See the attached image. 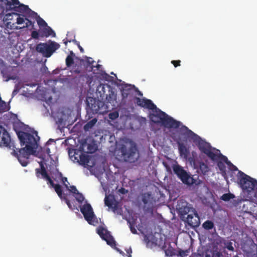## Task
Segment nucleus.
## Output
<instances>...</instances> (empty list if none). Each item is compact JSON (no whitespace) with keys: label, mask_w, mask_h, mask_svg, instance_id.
<instances>
[{"label":"nucleus","mask_w":257,"mask_h":257,"mask_svg":"<svg viewBox=\"0 0 257 257\" xmlns=\"http://www.w3.org/2000/svg\"><path fill=\"white\" fill-rule=\"evenodd\" d=\"M68 56H71L72 58H74V57H75V54L71 51L70 52V54Z\"/></svg>","instance_id":"obj_54"},{"label":"nucleus","mask_w":257,"mask_h":257,"mask_svg":"<svg viewBox=\"0 0 257 257\" xmlns=\"http://www.w3.org/2000/svg\"><path fill=\"white\" fill-rule=\"evenodd\" d=\"M104 75L105 76V79L106 80H109V78H112V77H111L110 75H109L108 74H107L106 73H105Z\"/></svg>","instance_id":"obj_52"},{"label":"nucleus","mask_w":257,"mask_h":257,"mask_svg":"<svg viewBox=\"0 0 257 257\" xmlns=\"http://www.w3.org/2000/svg\"><path fill=\"white\" fill-rule=\"evenodd\" d=\"M195 164H194V167L199 169V171L203 175H206L210 171V168L208 165L202 161H199L198 162L195 161Z\"/></svg>","instance_id":"obj_21"},{"label":"nucleus","mask_w":257,"mask_h":257,"mask_svg":"<svg viewBox=\"0 0 257 257\" xmlns=\"http://www.w3.org/2000/svg\"><path fill=\"white\" fill-rule=\"evenodd\" d=\"M205 257H213V256H211L210 254H206L205 255Z\"/></svg>","instance_id":"obj_60"},{"label":"nucleus","mask_w":257,"mask_h":257,"mask_svg":"<svg viewBox=\"0 0 257 257\" xmlns=\"http://www.w3.org/2000/svg\"><path fill=\"white\" fill-rule=\"evenodd\" d=\"M217 165L220 171L222 176L225 177L226 176V169L224 163L221 161H219L217 163Z\"/></svg>","instance_id":"obj_26"},{"label":"nucleus","mask_w":257,"mask_h":257,"mask_svg":"<svg viewBox=\"0 0 257 257\" xmlns=\"http://www.w3.org/2000/svg\"><path fill=\"white\" fill-rule=\"evenodd\" d=\"M55 35L54 31L48 26L40 28L38 31H33L31 33L32 37L35 39H39V37L47 38L51 35L55 36Z\"/></svg>","instance_id":"obj_13"},{"label":"nucleus","mask_w":257,"mask_h":257,"mask_svg":"<svg viewBox=\"0 0 257 257\" xmlns=\"http://www.w3.org/2000/svg\"><path fill=\"white\" fill-rule=\"evenodd\" d=\"M54 188L59 197L61 198L62 195V190L61 185L59 184H56L54 186Z\"/></svg>","instance_id":"obj_36"},{"label":"nucleus","mask_w":257,"mask_h":257,"mask_svg":"<svg viewBox=\"0 0 257 257\" xmlns=\"http://www.w3.org/2000/svg\"><path fill=\"white\" fill-rule=\"evenodd\" d=\"M118 116V113L117 112H111L109 114V117L110 119H115Z\"/></svg>","instance_id":"obj_41"},{"label":"nucleus","mask_w":257,"mask_h":257,"mask_svg":"<svg viewBox=\"0 0 257 257\" xmlns=\"http://www.w3.org/2000/svg\"><path fill=\"white\" fill-rule=\"evenodd\" d=\"M165 252L166 255L168 256H172L176 254L175 249L171 245L168 246V247L165 250Z\"/></svg>","instance_id":"obj_31"},{"label":"nucleus","mask_w":257,"mask_h":257,"mask_svg":"<svg viewBox=\"0 0 257 257\" xmlns=\"http://www.w3.org/2000/svg\"><path fill=\"white\" fill-rule=\"evenodd\" d=\"M72 71L75 74H80L81 73V66L78 65H75L72 68Z\"/></svg>","instance_id":"obj_38"},{"label":"nucleus","mask_w":257,"mask_h":257,"mask_svg":"<svg viewBox=\"0 0 257 257\" xmlns=\"http://www.w3.org/2000/svg\"><path fill=\"white\" fill-rule=\"evenodd\" d=\"M97 119L96 118H94L92 119V120L88 121L84 126V129L85 130H88L89 128H92L95 124L97 122Z\"/></svg>","instance_id":"obj_32"},{"label":"nucleus","mask_w":257,"mask_h":257,"mask_svg":"<svg viewBox=\"0 0 257 257\" xmlns=\"http://www.w3.org/2000/svg\"><path fill=\"white\" fill-rule=\"evenodd\" d=\"M50 141H51V142H52V139H50Z\"/></svg>","instance_id":"obj_63"},{"label":"nucleus","mask_w":257,"mask_h":257,"mask_svg":"<svg viewBox=\"0 0 257 257\" xmlns=\"http://www.w3.org/2000/svg\"><path fill=\"white\" fill-rule=\"evenodd\" d=\"M238 183L244 191H246L251 195L257 184V181L247 175L241 171L238 170L237 175Z\"/></svg>","instance_id":"obj_5"},{"label":"nucleus","mask_w":257,"mask_h":257,"mask_svg":"<svg viewBox=\"0 0 257 257\" xmlns=\"http://www.w3.org/2000/svg\"><path fill=\"white\" fill-rule=\"evenodd\" d=\"M73 41H74L75 43H77V41H76L75 40H73Z\"/></svg>","instance_id":"obj_61"},{"label":"nucleus","mask_w":257,"mask_h":257,"mask_svg":"<svg viewBox=\"0 0 257 257\" xmlns=\"http://www.w3.org/2000/svg\"><path fill=\"white\" fill-rule=\"evenodd\" d=\"M134 92H136L137 93V94L140 96H143V93L141 91H140L139 89L136 87V86H135V89H134Z\"/></svg>","instance_id":"obj_46"},{"label":"nucleus","mask_w":257,"mask_h":257,"mask_svg":"<svg viewBox=\"0 0 257 257\" xmlns=\"http://www.w3.org/2000/svg\"><path fill=\"white\" fill-rule=\"evenodd\" d=\"M48 181L47 183L49 184L51 187L54 188V186L56 184H54L52 180L51 179L50 177H48L47 179H46Z\"/></svg>","instance_id":"obj_43"},{"label":"nucleus","mask_w":257,"mask_h":257,"mask_svg":"<svg viewBox=\"0 0 257 257\" xmlns=\"http://www.w3.org/2000/svg\"><path fill=\"white\" fill-rule=\"evenodd\" d=\"M0 146L8 147L9 149L13 150V153L17 155V153L15 150L16 147L14 143L11 141L8 132L2 126H0Z\"/></svg>","instance_id":"obj_8"},{"label":"nucleus","mask_w":257,"mask_h":257,"mask_svg":"<svg viewBox=\"0 0 257 257\" xmlns=\"http://www.w3.org/2000/svg\"><path fill=\"white\" fill-rule=\"evenodd\" d=\"M186 222L192 227H198L200 224V217L196 211L192 214H189L186 217Z\"/></svg>","instance_id":"obj_17"},{"label":"nucleus","mask_w":257,"mask_h":257,"mask_svg":"<svg viewBox=\"0 0 257 257\" xmlns=\"http://www.w3.org/2000/svg\"><path fill=\"white\" fill-rule=\"evenodd\" d=\"M119 191L122 194H125L127 192V191L123 188H121Z\"/></svg>","instance_id":"obj_51"},{"label":"nucleus","mask_w":257,"mask_h":257,"mask_svg":"<svg viewBox=\"0 0 257 257\" xmlns=\"http://www.w3.org/2000/svg\"><path fill=\"white\" fill-rule=\"evenodd\" d=\"M178 255H179L180 256H184L186 255V252L184 250H181L179 252V254Z\"/></svg>","instance_id":"obj_49"},{"label":"nucleus","mask_w":257,"mask_h":257,"mask_svg":"<svg viewBox=\"0 0 257 257\" xmlns=\"http://www.w3.org/2000/svg\"><path fill=\"white\" fill-rule=\"evenodd\" d=\"M14 15L17 17V23L18 24H23L26 21L25 25L23 26V28H29L30 26L33 27L34 23L27 19L24 15H20L16 13H14Z\"/></svg>","instance_id":"obj_19"},{"label":"nucleus","mask_w":257,"mask_h":257,"mask_svg":"<svg viewBox=\"0 0 257 257\" xmlns=\"http://www.w3.org/2000/svg\"><path fill=\"white\" fill-rule=\"evenodd\" d=\"M60 47V45L57 43L50 41L49 43H40L37 45L36 50L43 56L49 58L53 53Z\"/></svg>","instance_id":"obj_6"},{"label":"nucleus","mask_w":257,"mask_h":257,"mask_svg":"<svg viewBox=\"0 0 257 257\" xmlns=\"http://www.w3.org/2000/svg\"><path fill=\"white\" fill-rule=\"evenodd\" d=\"M37 24L39 25L40 28L48 26L47 23L42 18H41L39 16H38V19H37Z\"/></svg>","instance_id":"obj_35"},{"label":"nucleus","mask_w":257,"mask_h":257,"mask_svg":"<svg viewBox=\"0 0 257 257\" xmlns=\"http://www.w3.org/2000/svg\"><path fill=\"white\" fill-rule=\"evenodd\" d=\"M202 227L206 230H210L214 227V224L212 221L206 220L203 223Z\"/></svg>","instance_id":"obj_28"},{"label":"nucleus","mask_w":257,"mask_h":257,"mask_svg":"<svg viewBox=\"0 0 257 257\" xmlns=\"http://www.w3.org/2000/svg\"><path fill=\"white\" fill-rule=\"evenodd\" d=\"M135 103L137 105L154 111V113L150 115L151 120L156 124H161L167 128H178L180 126L181 123L174 119L173 117L168 115L165 112L157 108L156 105L150 99L146 98H140L135 97Z\"/></svg>","instance_id":"obj_1"},{"label":"nucleus","mask_w":257,"mask_h":257,"mask_svg":"<svg viewBox=\"0 0 257 257\" xmlns=\"http://www.w3.org/2000/svg\"><path fill=\"white\" fill-rule=\"evenodd\" d=\"M75 195H76L75 198H76V200L79 203H82L85 199L84 197L83 196L82 194H81L78 192Z\"/></svg>","instance_id":"obj_39"},{"label":"nucleus","mask_w":257,"mask_h":257,"mask_svg":"<svg viewBox=\"0 0 257 257\" xmlns=\"http://www.w3.org/2000/svg\"><path fill=\"white\" fill-rule=\"evenodd\" d=\"M252 192L254 193V196L257 198V184Z\"/></svg>","instance_id":"obj_50"},{"label":"nucleus","mask_w":257,"mask_h":257,"mask_svg":"<svg viewBox=\"0 0 257 257\" xmlns=\"http://www.w3.org/2000/svg\"><path fill=\"white\" fill-rule=\"evenodd\" d=\"M87 105L93 114H104L107 112V107L104 102L95 98H91L88 101Z\"/></svg>","instance_id":"obj_7"},{"label":"nucleus","mask_w":257,"mask_h":257,"mask_svg":"<svg viewBox=\"0 0 257 257\" xmlns=\"http://www.w3.org/2000/svg\"><path fill=\"white\" fill-rule=\"evenodd\" d=\"M234 197L233 194L231 193H225L222 195L221 197V199L225 201H228L230 200L231 199H232Z\"/></svg>","instance_id":"obj_34"},{"label":"nucleus","mask_w":257,"mask_h":257,"mask_svg":"<svg viewBox=\"0 0 257 257\" xmlns=\"http://www.w3.org/2000/svg\"><path fill=\"white\" fill-rule=\"evenodd\" d=\"M198 148L202 153L205 154L212 161H215L217 156L216 153L213 152V151H219V150L212 148L209 143L201 139L198 141Z\"/></svg>","instance_id":"obj_9"},{"label":"nucleus","mask_w":257,"mask_h":257,"mask_svg":"<svg viewBox=\"0 0 257 257\" xmlns=\"http://www.w3.org/2000/svg\"><path fill=\"white\" fill-rule=\"evenodd\" d=\"M135 85L128 84H122L121 92L122 98H126L134 93Z\"/></svg>","instance_id":"obj_18"},{"label":"nucleus","mask_w":257,"mask_h":257,"mask_svg":"<svg viewBox=\"0 0 257 257\" xmlns=\"http://www.w3.org/2000/svg\"><path fill=\"white\" fill-rule=\"evenodd\" d=\"M70 188H71V191L75 194H76L77 193H78L79 191L77 190L76 187L75 186H70Z\"/></svg>","instance_id":"obj_44"},{"label":"nucleus","mask_w":257,"mask_h":257,"mask_svg":"<svg viewBox=\"0 0 257 257\" xmlns=\"http://www.w3.org/2000/svg\"><path fill=\"white\" fill-rule=\"evenodd\" d=\"M89 156L86 155H81L80 156V161L82 165H87L89 162Z\"/></svg>","instance_id":"obj_30"},{"label":"nucleus","mask_w":257,"mask_h":257,"mask_svg":"<svg viewBox=\"0 0 257 257\" xmlns=\"http://www.w3.org/2000/svg\"><path fill=\"white\" fill-rule=\"evenodd\" d=\"M96 232L100 237L106 242L107 244L109 245L112 247L115 246L116 243L114 238L111 235L110 231L105 227L101 225L99 226L97 228Z\"/></svg>","instance_id":"obj_12"},{"label":"nucleus","mask_w":257,"mask_h":257,"mask_svg":"<svg viewBox=\"0 0 257 257\" xmlns=\"http://www.w3.org/2000/svg\"><path fill=\"white\" fill-rule=\"evenodd\" d=\"M180 131L183 133V135H190L194 136H197V135L195 133H194L192 131L189 130V128L185 125H182L180 127Z\"/></svg>","instance_id":"obj_27"},{"label":"nucleus","mask_w":257,"mask_h":257,"mask_svg":"<svg viewBox=\"0 0 257 257\" xmlns=\"http://www.w3.org/2000/svg\"><path fill=\"white\" fill-rule=\"evenodd\" d=\"M57 177L61 179L62 182L66 188L68 187V184L66 183V182H67L69 184L67 178L66 177H63L62 173L58 172L57 174Z\"/></svg>","instance_id":"obj_33"},{"label":"nucleus","mask_w":257,"mask_h":257,"mask_svg":"<svg viewBox=\"0 0 257 257\" xmlns=\"http://www.w3.org/2000/svg\"><path fill=\"white\" fill-rule=\"evenodd\" d=\"M66 65L68 67H69L74 64V59L71 56H67L66 58Z\"/></svg>","instance_id":"obj_37"},{"label":"nucleus","mask_w":257,"mask_h":257,"mask_svg":"<svg viewBox=\"0 0 257 257\" xmlns=\"http://www.w3.org/2000/svg\"><path fill=\"white\" fill-rule=\"evenodd\" d=\"M67 204L68 206L70 207V204L69 201H67Z\"/></svg>","instance_id":"obj_59"},{"label":"nucleus","mask_w":257,"mask_h":257,"mask_svg":"<svg viewBox=\"0 0 257 257\" xmlns=\"http://www.w3.org/2000/svg\"><path fill=\"white\" fill-rule=\"evenodd\" d=\"M216 153L217 157L215 161H217L218 159H219L220 160V161H222L224 163H226L227 165L232 167L233 170H238L237 168L235 166L233 165L229 161H228L227 158L226 156H223L221 153Z\"/></svg>","instance_id":"obj_22"},{"label":"nucleus","mask_w":257,"mask_h":257,"mask_svg":"<svg viewBox=\"0 0 257 257\" xmlns=\"http://www.w3.org/2000/svg\"><path fill=\"white\" fill-rule=\"evenodd\" d=\"M78 47L80 51L81 52L83 53L84 52V49L82 48V47L79 45V43L77 44Z\"/></svg>","instance_id":"obj_53"},{"label":"nucleus","mask_w":257,"mask_h":257,"mask_svg":"<svg viewBox=\"0 0 257 257\" xmlns=\"http://www.w3.org/2000/svg\"><path fill=\"white\" fill-rule=\"evenodd\" d=\"M174 172L184 184L192 185L195 183V180L189 175L187 172L179 165H174L173 167Z\"/></svg>","instance_id":"obj_11"},{"label":"nucleus","mask_w":257,"mask_h":257,"mask_svg":"<svg viewBox=\"0 0 257 257\" xmlns=\"http://www.w3.org/2000/svg\"><path fill=\"white\" fill-rule=\"evenodd\" d=\"M104 203L105 205L108 207H111L113 208L114 210L116 209L117 204L116 203L114 204V198L113 196H106L104 198Z\"/></svg>","instance_id":"obj_25"},{"label":"nucleus","mask_w":257,"mask_h":257,"mask_svg":"<svg viewBox=\"0 0 257 257\" xmlns=\"http://www.w3.org/2000/svg\"><path fill=\"white\" fill-rule=\"evenodd\" d=\"M80 211L83 215L85 219L89 224L95 225L98 223L97 218L90 204L86 203L83 205L80 208Z\"/></svg>","instance_id":"obj_10"},{"label":"nucleus","mask_w":257,"mask_h":257,"mask_svg":"<svg viewBox=\"0 0 257 257\" xmlns=\"http://www.w3.org/2000/svg\"><path fill=\"white\" fill-rule=\"evenodd\" d=\"M22 138L19 139L21 142V146L26 145L25 147L21 149H15L17 155L12 152V154L14 156L17 157L19 161L21 164L26 167L28 164V159L30 155L34 152V149L36 146H38L37 141L39 140L40 138L37 135V133L36 132V136L38 138V140L35 137L28 133H24L22 135Z\"/></svg>","instance_id":"obj_2"},{"label":"nucleus","mask_w":257,"mask_h":257,"mask_svg":"<svg viewBox=\"0 0 257 257\" xmlns=\"http://www.w3.org/2000/svg\"><path fill=\"white\" fill-rule=\"evenodd\" d=\"M93 62V61H91V60H88V63L89 64H92Z\"/></svg>","instance_id":"obj_57"},{"label":"nucleus","mask_w":257,"mask_h":257,"mask_svg":"<svg viewBox=\"0 0 257 257\" xmlns=\"http://www.w3.org/2000/svg\"><path fill=\"white\" fill-rule=\"evenodd\" d=\"M64 43L65 44V45H67V43H68V42H71V40H66V41H65V40H64Z\"/></svg>","instance_id":"obj_56"},{"label":"nucleus","mask_w":257,"mask_h":257,"mask_svg":"<svg viewBox=\"0 0 257 257\" xmlns=\"http://www.w3.org/2000/svg\"><path fill=\"white\" fill-rule=\"evenodd\" d=\"M50 141H51V142H52V139H50Z\"/></svg>","instance_id":"obj_62"},{"label":"nucleus","mask_w":257,"mask_h":257,"mask_svg":"<svg viewBox=\"0 0 257 257\" xmlns=\"http://www.w3.org/2000/svg\"><path fill=\"white\" fill-rule=\"evenodd\" d=\"M100 86L99 88H101ZM102 89L103 90V93L101 95L103 97L105 96V98L107 102L113 103L116 100V94L113 90V89L108 85H104L102 86Z\"/></svg>","instance_id":"obj_16"},{"label":"nucleus","mask_w":257,"mask_h":257,"mask_svg":"<svg viewBox=\"0 0 257 257\" xmlns=\"http://www.w3.org/2000/svg\"><path fill=\"white\" fill-rule=\"evenodd\" d=\"M10 109V106L7 105L6 102L2 100L0 102V113L8 111Z\"/></svg>","instance_id":"obj_29"},{"label":"nucleus","mask_w":257,"mask_h":257,"mask_svg":"<svg viewBox=\"0 0 257 257\" xmlns=\"http://www.w3.org/2000/svg\"><path fill=\"white\" fill-rule=\"evenodd\" d=\"M5 5L7 11H13L16 12L25 13L32 18L37 17V13L31 10L28 6L21 4L19 0H0Z\"/></svg>","instance_id":"obj_4"},{"label":"nucleus","mask_w":257,"mask_h":257,"mask_svg":"<svg viewBox=\"0 0 257 257\" xmlns=\"http://www.w3.org/2000/svg\"><path fill=\"white\" fill-rule=\"evenodd\" d=\"M10 120L13 123L14 130L16 132L19 139L22 138V135L24 133L22 131L24 129V124L17 117V115L12 114Z\"/></svg>","instance_id":"obj_15"},{"label":"nucleus","mask_w":257,"mask_h":257,"mask_svg":"<svg viewBox=\"0 0 257 257\" xmlns=\"http://www.w3.org/2000/svg\"><path fill=\"white\" fill-rule=\"evenodd\" d=\"M180 60H172L171 63L175 67L180 66Z\"/></svg>","instance_id":"obj_42"},{"label":"nucleus","mask_w":257,"mask_h":257,"mask_svg":"<svg viewBox=\"0 0 257 257\" xmlns=\"http://www.w3.org/2000/svg\"><path fill=\"white\" fill-rule=\"evenodd\" d=\"M118 155L124 162H135L139 158V152L136 144L132 143L129 146L122 145L118 151Z\"/></svg>","instance_id":"obj_3"},{"label":"nucleus","mask_w":257,"mask_h":257,"mask_svg":"<svg viewBox=\"0 0 257 257\" xmlns=\"http://www.w3.org/2000/svg\"><path fill=\"white\" fill-rule=\"evenodd\" d=\"M130 227L131 231L133 233L136 234L137 233V230L136 229L135 227L133 226L132 224H130Z\"/></svg>","instance_id":"obj_47"},{"label":"nucleus","mask_w":257,"mask_h":257,"mask_svg":"<svg viewBox=\"0 0 257 257\" xmlns=\"http://www.w3.org/2000/svg\"><path fill=\"white\" fill-rule=\"evenodd\" d=\"M222 255L221 253L219 251H214L212 253L213 257H221Z\"/></svg>","instance_id":"obj_45"},{"label":"nucleus","mask_w":257,"mask_h":257,"mask_svg":"<svg viewBox=\"0 0 257 257\" xmlns=\"http://www.w3.org/2000/svg\"><path fill=\"white\" fill-rule=\"evenodd\" d=\"M46 152L48 155H50V149L49 148H47L46 149Z\"/></svg>","instance_id":"obj_55"},{"label":"nucleus","mask_w":257,"mask_h":257,"mask_svg":"<svg viewBox=\"0 0 257 257\" xmlns=\"http://www.w3.org/2000/svg\"><path fill=\"white\" fill-rule=\"evenodd\" d=\"M184 205L180 206L179 204L177 206V209L179 210L181 215H185L189 214H192L195 212V209L192 207L188 206L186 202H184Z\"/></svg>","instance_id":"obj_20"},{"label":"nucleus","mask_w":257,"mask_h":257,"mask_svg":"<svg viewBox=\"0 0 257 257\" xmlns=\"http://www.w3.org/2000/svg\"><path fill=\"white\" fill-rule=\"evenodd\" d=\"M178 150L180 155L185 160H188L191 163L195 164V158L196 157L197 154L195 152H192V156L189 157V150L185 145L181 143H178Z\"/></svg>","instance_id":"obj_14"},{"label":"nucleus","mask_w":257,"mask_h":257,"mask_svg":"<svg viewBox=\"0 0 257 257\" xmlns=\"http://www.w3.org/2000/svg\"><path fill=\"white\" fill-rule=\"evenodd\" d=\"M143 201L145 204L147 203V201L146 199H143Z\"/></svg>","instance_id":"obj_58"},{"label":"nucleus","mask_w":257,"mask_h":257,"mask_svg":"<svg viewBox=\"0 0 257 257\" xmlns=\"http://www.w3.org/2000/svg\"><path fill=\"white\" fill-rule=\"evenodd\" d=\"M41 168L40 169H36V174L37 177H39L40 175L41 174L42 176V178L46 180L48 177H49V175L48 174L44 166V165L41 164L40 165Z\"/></svg>","instance_id":"obj_24"},{"label":"nucleus","mask_w":257,"mask_h":257,"mask_svg":"<svg viewBox=\"0 0 257 257\" xmlns=\"http://www.w3.org/2000/svg\"><path fill=\"white\" fill-rule=\"evenodd\" d=\"M41 168L40 169H36V174L37 177H39L40 175L41 174L42 176V178L46 180L48 177H49V175L48 174L44 166V165L41 164L40 165Z\"/></svg>","instance_id":"obj_23"},{"label":"nucleus","mask_w":257,"mask_h":257,"mask_svg":"<svg viewBox=\"0 0 257 257\" xmlns=\"http://www.w3.org/2000/svg\"><path fill=\"white\" fill-rule=\"evenodd\" d=\"M225 247L230 251H233L234 250V247L232 246V243L231 242L229 241L227 242L226 244Z\"/></svg>","instance_id":"obj_40"},{"label":"nucleus","mask_w":257,"mask_h":257,"mask_svg":"<svg viewBox=\"0 0 257 257\" xmlns=\"http://www.w3.org/2000/svg\"><path fill=\"white\" fill-rule=\"evenodd\" d=\"M126 253L128 254V257H132L131 253H132V250L131 248L127 249L125 250Z\"/></svg>","instance_id":"obj_48"}]
</instances>
